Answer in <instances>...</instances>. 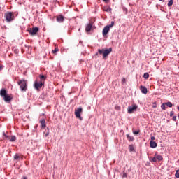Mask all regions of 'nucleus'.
<instances>
[{
	"label": "nucleus",
	"mask_w": 179,
	"mask_h": 179,
	"mask_svg": "<svg viewBox=\"0 0 179 179\" xmlns=\"http://www.w3.org/2000/svg\"><path fill=\"white\" fill-rule=\"evenodd\" d=\"M113 51V48H110L108 49H98V52L102 54L103 59H106L108 55Z\"/></svg>",
	"instance_id": "nucleus-1"
},
{
	"label": "nucleus",
	"mask_w": 179,
	"mask_h": 179,
	"mask_svg": "<svg viewBox=\"0 0 179 179\" xmlns=\"http://www.w3.org/2000/svg\"><path fill=\"white\" fill-rule=\"evenodd\" d=\"M4 17L6 18V21L7 23H10L11 22H13L15 20V14L13 12H6L4 13Z\"/></svg>",
	"instance_id": "nucleus-2"
},
{
	"label": "nucleus",
	"mask_w": 179,
	"mask_h": 179,
	"mask_svg": "<svg viewBox=\"0 0 179 179\" xmlns=\"http://www.w3.org/2000/svg\"><path fill=\"white\" fill-rule=\"evenodd\" d=\"M0 96L1 97H3L4 101H10V100H12V97H10V96H9V94H8L6 93V90L5 89H1V91H0Z\"/></svg>",
	"instance_id": "nucleus-3"
},
{
	"label": "nucleus",
	"mask_w": 179,
	"mask_h": 179,
	"mask_svg": "<svg viewBox=\"0 0 179 179\" xmlns=\"http://www.w3.org/2000/svg\"><path fill=\"white\" fill-rule=\"evenodd\" d=\"M17 84L21 89V92H26V90H27V80H19Z\"/></svg>",
	"instance_id": "nucleus-4"
},
{
	"label": "nucleus",
	"mask_w": 179,
	"mask_h": 179,
	"mask_svg": "<svg viewBox=\"0 0 179 179\" xmlns=\"http://www.w3.org/2000/svg\"><path fill=\"white\" fill-rule=\"evenodd\" d=\"M83 111V109L82 108H78L75 110V115L76 117V118H78V120H80V121H82V112Z\"/></svg>",
	"instance_id": "nucleus-5"
},
{
	"label": "nucleus",
	"mask_w": 179,
	"mask_h": 179,
	"mask_svg": "<svg viewBox=\"0 0 179 179\" xmlns=\"http://www.w3.org/2000/svg\"><path fill=\"white\" fill-rule=\"evenodd\" d=\"M43 85H44V83L43 81L38 82L37 80L34 83V88L38 91H40V89L43 87Z\"/></svg>",
	"instance_id": "nucleus-6"
},
{
	"label": "nucleus",
	"mask_w": 179,
	"mask_h": 179,
	"mask_svg": "<svg viewBox=\"0 0 179 179\" xmlns=\"http://www.w3.org/2000/svg\"><path fill=\"white\" fill-rule=\"evenodd\" d=\"M138 109V105H133L131 106H129L127 109V113L128 114H132V113H134V111H136V110Z\"/></svg>",
	"instance_id": "nucleus-7"
},
{
	"label": "nucleus",
	"mask_w": 179,
	"mask_h": 179,
	"mask_svg": "<svg viewBox=\"0 0 179 179\" xmlns=\"http://www.w3.org/2000/svg\"><path fill=\"white\" fill-rule=\"evenodd\" d=\"M28 31L31 36H34L38 33V27H34L32 29L28 30Z\"/></svg>",
	"instance_id": "nucleus-8"
},
{
	"label": "nucleus",
	"mask_w": 179,
	"mask_h": 179,
	"mask_svg": "<svg viewBox=\"0 0 179 179\" xmlns=\"http://www.w3.org/2000/svg\"><path fill=\"white\" fill-rule=\"evenodd\" d=\"M103 12H107L108 13H111L113 9H111V7L110 6H104L102 7Z\"/></svg>",
	"instance_id": "nucleus-9"
},
{
	"label": "nucleus",
	"mask_w": 179,
	"mask_h": 179,
	"mask_svg": "<svg viewBox=\"0 0 179 179\" xmlns=\"http://www.w3.org/2000/svg\"><path fill=\"white\" fill-rule=\"evenodd\" d=\"M108 31H110V27L108 26H106L103 28V32H102V34L103 36H107V34H108Z\"/></svg>",
	"instance_id": "nucleus-10"
},
{
	"label": "nucleus",
	"mask_w": 179,
	"mask_h": 179,
	"mask_svg": "<svg viewBox=\"0 0 179 179\" xmlns=\"http://www.w3.org/2000/svg\"><path fill=\"white\" fill-rule=\"evenodd\" d=\"M140 90L143 94H148V88H146V87L141 85L140 87Z\"/></svg>",
	"instance_id": "nucleus-11"
},
{
	"label": "nucleus",
	"mask_w": 179,
	"mask_h": 179,
	"mask_svg": "<svg viewBox=\"0 0 179 179\" xmlns=\"http://www.w3.org/2000/svg\"><path fill=\"white\" fill-rule=\"evenodd\" d=\"M92 27H93V23L90 22L89 24H87V25L86 26L85 28V31L89 33V31H90V30H92Z\"/></svg>",
	"instance_id": "nucleus-12"
},
{
	"label": "nucleus",
	"mask_w": 179,
	"mask_h": 179,
	"mask_svg": "<svg viewBox=\"0 0 179 179\" xmlns=\"http://www.w3.org/2000/svg\"><path fill=\"white\" fill-rule=\"evenodd\" d=\"M150 146L152 149H155V148H157V143H156V141H150Z\"/></svg>",
	"instance_id": "nucleus-13"
},
{
	"label": "nucleus",
	"mask_w": 179,
	"mask_h": 179,
	"mask_svg": "<svg viewBox=\"0 0 179 179\" xmlns=\"http://www.w3.org/2000/svg\"><path fill=\"white\" fill-rule=\"evenodd\" d=\"M39 122L41 124V128H43V129L45 128L46 125H45V119H41Z\"/></svg>",
	"instance_id": "nucleus-14"
},
{
	"label": "nucleus",
	"mask_w": 179,
	"mask_h": 179,
	"mask_svg": "<svg viewBox=\"0 0 179 179\" xmlns=\"http://www.w3.org/2000/svg\"><path fill=\"white\" fill-rule=\"evenodd\" d=\"M127 138L129 142H134V141H135V138L132 136H130L129 134H127Z\"/></svg>",
	"instance_id": "nucleus-15"
},
{
	"label": "nucleus",
	"mask_w": 179,
	"mask_h": 179,
	"mask_svg": "<svg viewBox=\"0 0 179 179\" xmlns=\"http://www.w3.org/2000/svg\"><path fill=\"white\" fill-rule=\"evenodd\" d=\"M57 22H64V16L62 15H58L57 16Z\"/></svg>",
	"instance_id": "nucleus-16"
},
{
	"label": "nucleus",
	"mask_w": 179,
	"mask_h": 179,
	"mask_svg": "<svg viewBox=\"0 0 179 179\" xmlns=\"http://www.w3.org/2000/svg\"><path fill=\"white\" fill-rule=\"evenodd\" d=\"M39 78L41 79V81L43 82V83H44V82L45 81V79L47 78V77H45V76L43 74L39 75Z\"/></svg>",
	"instance_id": "nucleus-17"
},
{
	"label": "nucleus",
	"mask_w": 179,
	"mask_h": 179,
	"mask_svg": "<svg viewBox=\"0 0 179 179\" xmlns=\"http://www.w3.org/2000/svg\"><path fill=\"white\" fill-rule=\"evenodd\" d=\"M129 152H135V148L132 145H129Z\"/></svg>",
	"instance_id": "nucleus-18"
},
{
	"label": "nucleus",
	"mask_w": 179,
	"mask_h": 179,
	"mask_svg": "<svg viewBox=\"0 0 179 179\" xmlns=\"http://www.w3.org/2000/svg\"><path fill=\"white\" fill-rule=\"evenodd\" d=\"M157 160H159V162L163 160V157L160 155H157L155 156Z\"/></svg>",
	"instance_id": "nucleus-19"
},
{
	"label": "nucleus",
	"mask_w": 179,
	"mask_h": 179,
	"mask_svg": "<svg viewBox=\"0 0 179 179\" xmlns=\"http://www.w3.org/2000/svg\"><path fill=\"white\" fill-rule=\"evenodd\" d=\"M144 79H149V73H145L143 74Z\"/></svg>",
	"instance_id": "nucleus-20"
},
{
	"label": "nucleus",
	"mask_w": 179,
	"mask_h": 179,
	"mask_svg": "<svg viewBox=\"0 0 179 179\" xmlns=\"http://www.w3.org/2000/svg\"><path fill=\"white\" fill-rule=\"evenodd\" d=\"M10 141V142H15V141H16V136H11Z\"/></svg>",
	"instance_id": "nucleus-21"
},
{
	"label": "nucleus",
	"mask_w": 179,
	"mask_h": 179,
	"mask_svg": "<svg viewBox=\"0 0 179 179\" xmlns=\"http://www.w3.org/2000/svg\"><path fill=\"white\" fill-rule=\"evenodd\" d=\"M166 106H167L169 108L173 107V103H171V102H166L165 103Z\"/></svg>",
	"instance_id": "nucleus-22"
},
{
	"label": "nucleus",
	"mask_w": 179,
	"mask_h": 179,
	"mask_svg": "<svg viewBox=\"0 0 179 179\" xmlns=\"http://www.w3.org/2000/svg\"><path fill=\"white\" fill-rule=\"evenodd\" d=\"M166 103H162V105H161V108L162 109V110H166Z\"/></svg>",
	"instance_id": "nucleus-23"
},
{
	"label": "nucleus",
	"mask_w": 179,
	"mask_h": 179,
	"mask_svg": "<svg viewBox=\"0 0 179 179\" xmlns=\"http://www.w3.org/2000/svg\"><path fill=\"white\" fill-rule=\"evenodd\" d=\"M15 160H19L20 159V156L19 155L16 154L14 157Z\"/></svg>",
	"instance_id": "nucleus-24"
},
{
	"label": "nucleus",
	"mask_w": 179,
	"mask_h": 179,
	"mask_svg": "<svg viewBox=\"0 0 179 179\" xmlns=\"http://www.w3.org/2000/svg\"><path fill=\"white\" fill-rule=\"evenodd\" d=\"M173 6V0L169 1V2H168V6L170 7V6Z\"/></svg>",
	"instance_id": "nucleus-25"
},
{
	"label": "nucleus",
	"mask_w": 179,
	"mask_h": 179,
	"mask_svg": "<svg viewBox=\"0 0 179 179\" xmlns=\"http://www.w3.org/2000/svg\"><path fill=\"white\" fill-rule=\"evenodd\" d=\"M139 132H141L140 130H137V131L133 130V134L134 135H138V134H139Z\"/></svg>",
	"instance_id": "nucleus-26"
},
{
	"label": "nucleus",
	"mask_w": 179,
	"mask_h": 179,
	"mask_svg": "<svg viewBox=\"0 0 179 179\" xmlns=\"http://www.w3.org/2000/svg\"><path fill=\"white\" fill-rule=\"evenodd\" d=\"M175 177H176V178H179V171L178 170L176 171V173L175 174Z\"/></svg>",
	"instance_id": "nucleus-27"
},
{
	"label": "nucleus",
	"mask_w": 179,
	"mask_h": 179,
	"mask_svg": "<svg viewBox=\"0 0 179 179\" xmlns=\"http://www.w3.org/2000/svg\"><path fill=\"white\" fill-rule=\"evenodd\" d=\"M152 162H153V163H156V162H157L156 157L152 158Z\"/></svg>",
	"instance_id": "nucleus-28"
},
{
	"label": "nucleus",
	"mask_w": 179,
	"mask_h": 179,
	"mask_svg": "<svg viewBox=\"0 0 179 179\" xmlns=\"http://www.w3.org/2000/svg\"><path fill=\"white\" fill-rule=\"evenodd\" d=\"M125 82H127V80L125 79V78H123L122 79V84L124 85L125 83Z\"/></svg>",
	"instance_id": "nucleus-29"
},
{
	"label": "nucleus",
	"mask_w": 179,
	"mask_h": 179,
	"mask_svg": "<svg viewBox=\"0 0 179 179\" xmlns=\"http://www.w3.org/2000/svg\"><path fill=\"white\" fill-rule=\"evenodd\" d=\"M59 50L58 48H55V50H53V54H55V52H58Z\"/></svg>",
	"instance_id": "nucleus-30"
},
{
	"label": "nucleus",
	"mask_w": 179,
	"mask_h": 179,
	"mask_svg": "<svg viewBox=\"0 0 179 179\" xmlns=\"http://www.w3.org/2000/svg\"><path fill=\"white\" fill-rule=\"evenodd\" d=\"M115 110H121V107L116 106H115Z\"/></svg>",
	"instance_id": "nucleus-31"
},
{
	"label": "nucleus",
	"mask_w": 179,
	"mask_h": 179,
	"mask_svg": "<svg viewBox=\"0 0 179 179\" xmlns=\"http://www.w3.org/2000/svg\"><path fill=\"white\" fill-rule=\"evenodd\" d=\"M14 52L15 54H19V49H15Z\"/></svg>",
	"instance_id": "nucleus-32"
},
{
	"label": "nucleus",
	"mask_w": 179,
	"mask_h": 179,
	"mask_svg": "<svg viewBox=\"0 0 179 179\" xmlns=\"http://www.w3.org/2000/svg\"><path fill=\"white\" fill-rule=\"evenodd\" d=\"M172 120L173 121H177V116H173Z\"/></svg>",
	"instance_id": "nucleus-33"
},
{
	"label": "nucleus",
	"mask_w": 179,
	"mask_h": 179,
	"mask_svg": "<svg viewBox=\"0 0 179 179\" xmlns=\"http://www.w3.org/2000/svg\"><path fill=\"white\" fill-rule=\"evenodd\" d=\"M155 139V136H151V141H150V142H155V141H154Z\"/></svg>",
	"instance_id": "nucleus-34"
},
{
	"label": "nucleus",
	"mask_w": 179,
	"mask_h": 179,
	"mask_svg": "<svg viewBox=\"0 0 179 179\" xmlns=\"http://www.w3.org/2000/svg\"><path fill=\"white\" fill-rule=\"evenodd\" d=\"M126 177H127V173H124L123 175H122V178H126Z\"/></svg>",
	"instance_id": "nucleus-35"
},
{
	"label": "nucleus",
	"mask_w": 179,
	"mask_h": 179,
	"mask_svg": "<svg viewBox=\"0 0 179 179\" xmlns=\"http://www.w3.org/2000/svg\"><path fill=\"white\" fill-rule=\"evenodd\" d=\"M173 115H174V112L173 111L170 112V117H173Z\"/></svg>",
	"instance_id": "nucleus-36"
},
{
	"label": "nucleus",
	"mask_w": 179,
	"mask_h": 179,
	"mask_svg": "<svg viewBox=\"0 0 179 179\" xmlns=\"http://www.w3.org/2000/svg\"><path fill=\"white\" fill-rule=\"evenodd\" d=\"M2 69H3V66H2L1 64H0V71H2Z\"/></svg>",
	"instance_id": "nucleus-37"
},
{
	"label": "nucleus",
	"mask_w": 179,
	"mask_h": 179,
	"mask_svg": "<svg viewBox=\"0 0 179 179\" xmlns=\"http://www.w3.org/2000/svg\"><path fill=\"white\" fill-rule=\"evenodd\" d=\"M113 26H114V22H111V24L110 25H109V27H113Z\"/></svg>",
	"instance_id": "nucleus-38"
},
{
	"label": "nucleus",
	"mask_w": 179,
	"mask_h": 179,
	"mask_svg": "<svg viewBox=\"0 0 179 179\" xmlns=\"http://www.w3.org/2000/svg\"><path fill=\"white\" fill-rule=\"evenodd\" d=\"M152 107H153L154 108H156V103H153Z\"/></svg>",
	"instance_id": "nucleus-39"
},
{
	"label": "nucleus",
	"mask_w": 179,
	"mask_h": 179,
	"mask_svg": "<svg viewBox=\"0 0 179 179\" xmlns=\"http://www.w3.org/2000/svg\"><path fill=\"white\" fill-rule=\"evenodd\" d=\"M103 2H106V3H107L108 2V0H103Z\"/></svg>",
	"instance_id": "nucleus-40"
},
{
	"label": "nucleus",
	"mask_w": 179,
	"mask_h": 179,
	"mask_svg": "<svg viewBox=\"0 0 179 179\" xmlns=\"http://www.w3.org/2000/svg\"><path fill=\"white\" fill-rule=\"evenodd\" d=\"M22 179H27V177L23 176V177L22 178Z\"/></svg>",
	"instance_id": "nucleus-41"
},
{
	"label": "nucleus",
	"mask_w": 179,
	"mask_h": 179,
	"mask_svg": "<svg viewBox=\"0 0 179 179\" xmlns=\"http://www.w3.org/2000/svg\"><path fill=\"white\" fill-rule=\"evenodd\" d=\"M4 136H6V138H8V136H6V134H4Z\"/></svg>",
	"instance_id": "nucleus-42"
},
{
	"label": "nucleus",
	"mask_w": 179,
	"mask_h": 179,
	"mask_svg": "<svg viewBox=\"0 0 179 179\" xmlns=\"http://www.w3.org/2000/svg\"><path fill=\"white\" fill-rule=\"evenodd\" d=\"M178 110H179V106L178 107Z\"/></svg>",
	"instance_id": "nucleus-43"
},
{
	"label": "nucleus",
	"mask_w": 179,
	"mask_h": 179,
	"mask_svg": "<svg viewBox=\"0 0 179 179\" xmlns=\"http://www.w3.org/2000/svg\"><path fill=\"white\" fill-rule=\"evenodd\" d=\"M159 1H163V0H159Z\"/></svg>",
	"instance_id": "nucleus-44"
}]
</instances>
